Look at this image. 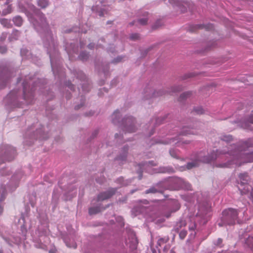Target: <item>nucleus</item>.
Returning <instances> with one entry per match:
<instances>
[{"instance_id":"28","label":"nucleus","mask_w":253,"mask_h":253,"mask_svg":"<svg viewBox=\"0 0 253 253\" xmlns=\"http://www.w3.org/2000/svg\"><path fill=\"white\" fill-rule=\"evenodd\" d=\"M174 207H175V210H178V209H179V208H180V205H179V204L178 203H176V202H175V206H174Z\"/></svg>"},{"instance_id":"14","label":"nucleus","mask_w":253,"mask_h":253,"mask_svg":"<svg viewBox=\"0 0 253 253\" xmlns=\"http://www.w3.org/2000/svg\"><path fill=\"white\" fill-rule=\"evenodd\" d=\"M120 112L119 111L117 110L114 112L113 114L112 115V119H113V122L114 124H116L118 120V117L119 116Z\"/></svg>"},{"instance_id":"41","label":"nucleus","mask_w":253,"mask_h":253,"mask_svg":"<svg viewBox=\"0 0 253 253\" xmlns=\"http://www.w3.org/2000/svg\"><path fill=\"white\" fill-rule=\"evenodd\" d=\"M0 253H1L0 252Z\"/></svg>"},{"instance_id":"7","label":"nucleus","mask_w":253,"mask_h":253,"mask_svg":"<svg viewBox=\"0 0 253 253\" xmlns=\"http://www.w3.org/2000/svg\"><path fill=\"white\" fill-rule=\"evenodd\" d=\"M181 133L183 135L194 134L196 133V131L193 128L185 126L183 128Z\"/></svg>"},{"instance_id":"10","label":"nucleus","mask_w":253,"mask_h":253,"mask_svg":"<svg viewBox=\"0 0 253 253\" xmlns=\"http://www.w3.org/2000/svg\"><path fill=\"white\" fill-rule=\"evenodd\" d=\"M13 22L16 26H21L23 23V20L21 17L17 16L13 18Z\"/></svg>"},{"instance_id":"1","label":"nucleus","mask_w":253,"mask_h":253,"mask_svg":"<svg viewBox=\"0 0 253 253\" xmlns=\"http://www.w3.org/2000/svg\"><path fill=\"white\" fill-rule=\"evenodd\" d=\"M221 153V151L217 150L216 152H213L209 157H203L202 154H200L193 161L189 162L187 165V168L188 169H192L199 165L200 162L204 163H209L211 161L215 159L217 156Z\"/></svg>"},{"instance_id":"37","label":"nucleus","mask_w":253,"mask_h":253,"mask_svg":"<svg viewBox=\"0 0 253 253\" xmlns=\"http://www.w3.org/2000/svg\"><path fill=\"white\" fill-rule=\"evenodd\" d=\"M32 93H30V98L29 99H31V98L32 97Z\"/></svg>"},{"instance_id":"8","label":"nucleus","mask_w":253,"mask_h":253,"mask_svg":"<svg viewBox=\"0 0 253 253\" xmlns=\"http://www.w3.org/2000/svg\"><path fill=\"white\" fill-rule=\"evenodd\" d=\"M11 1V0H6V2H5L4 5H7V7L6 9H4L2 10V15H6L12 12L11 5L9 4Z\"/></svg>"},{"instance_id":"18","label":"nucleus","mask_w":253,"mask_h":253,"mask_svg":"<svg viewBox=\"0 0 253 253\" xmlns=\"http://www.w3.org/2000/svg\"><path fill=\"white\" fill-rule=\"evenodd\" d=\"M138 22L139 23V24H140L141 25H146L147 22V19L145 18H142V19H140L138 20Z\"/></svg>"},{"instance_id":"38","label":"nucleus","mask_w":253,"mask_h":253,"mask_svg":"<svg viewBox=\"0 0 253 253\" xmlns=\"http://www.w3.org/2000/svg\"><path fill=\"white\" fill-rule=\"evenodd\" d=\"M190 229H191V230H192H192H193V229H194V227H192L190 228Z\"/></svg>"},{"instance_id":"4","label":"nucleus","mask_w":253,"mask_h":253,"mask_svg":"<svg viewBox=\"0 0 253 253\" xmlns=\"http://www.w3.org/2000/svg\"><path fill=\"white\" fill-rule=\"evenodd\" d=\"M134 119L132 117H129L123 120V124L125 130L128 132H133L135 131L134 126Z\"/></svg>"},{"instance_id":"17","label":"nucleus","mask_w":253,"mask_h":253,"mask_svg":"<svg viewBox=\"0 0 253 253\" xmlns=\"http://www.w3.org/2000/svg\"><path fill=\"white\" fill-rule=\"evenodd\" d=\"M80 58L82 60H86L88 58V54L85 52H82L80 55Z\"/></svg>"},{"instance_id":"22","label":"nucleus","mask_w":253,"mask_h":253,"mask_svg":"<svg viewBox=\"0 0 253 253\" xmlns=\"http://www.w3.org/2000/svg\"><path fill=\"white\" fill-rule=\"evenodd\" d=\"M248 157L249 158V160H247L246 162H253V153H251L248 155Z\"/></svg>"},{"instance_id":"6","label":"nucleus","mask_w":253,"mask_h":253,"mask_svg":"<svg viewBox=\"0 0 253 253\" xmlns=\"http://www.w3.org/2000/svg\"><path fill=\"white\" fill-rule=\"evenodd\" d=\"M115 192L116 189L111 188L106 192L101 193L98 196L97 200L100 201L108 199L111 197Z\"/></svg>"},{"instance_id":"26","label":"nucleus","mask_w":253,"mask_h":253,"mask_svg":"<svg viewBox=\"0 0 253 253\" xmlns=\"http://www.w3.org/2000/svg\"><path fill=\"white\" fill-rule=\"evenodd\" d=\"M7 37V34L6 33H3L2 35V37L0 38V40L3 41L5 40Z\"/></svg>"},{"instance_id":"20","label":"nucleus","mask_w":253,"mask_h":253,"mask_svg":"<svg viewBox=\"0 0 253 253\" xmlns=\"http://www.w3.org/2000/svg\"><path fill=\"white\" fill-rule=\"evenodd\" d=\"M157 192V190L155 188H150L149 189L147 190L146 191V193H147V194L149 193H156Z\"/></svg>"},{"instance_id":"39","label":"nucleus","mask_w":253,"mask_h":253,"mask_svg":"<svg viewBox=\"0 0 253 253\" xmlns=\"http://www.w3.org/2000/svg\"><path fill=\"white\" fill-rule=\"evenodd\" d=\"M218 224H219V225L220 226H222V224H221V223H219Z\"/></svg>"},{"instance_id":"29","label":"nucleus","mask_w":253,"mask_h":253,"mask_svg":"<svg viewBox=\"0 0 253 253\" xmlns=\"http://www.w3.org/2000/svg\"><path fill=\"white\" fill-rule=\"evenodd\" d=\"M161 95H162L161 92H157V94H156V92H154L153 94V96L154 97H156V96H158Z\"/></svg>"},{"instance_id":"34","label":"nucleus","mask_w":253,"mask_h":253,"mask_svg":"<svg viewBox=\"0 0 253 253\" xmlns=\"http://www.w3.org/2000/svg\"><path fill=\"white\" fill-rule=\"evenodd\" d=\"M3 211L2 208L0 206V215L2 213Z\"/></svg>"},{"instance_id":"33","label":"nucleus","mask_w":253,"mask_h":253,"mask_svg":"<svg viewBox=\"0 0 253 253\" xmlns=\"http://www.w3.org/2000/svg\"><path fill=\"white\" fill-rule=\"evenodd\" d=\"M181 225H180V226H182V225H185V222L184 221H182L180 223Z\"/></svg>"},{"instance_id":"27","label":"nucleus","mask_w":253,"mask_h":253,"mask_svg":"<svg viewBox=\"0 0 253 253\" xmlns=\"http://www.w3.org/2000/svg\"><path fill=\"white\" fill-rule=\"evenodd\" d=\"M230 164H220L218 166H217V167H221V168H223V167H227L228 165H229Z\"/></svg>"},{"instance_id":"40","label":"nucleus","mask_w":253,"mask_h":253,"mask_svg":"<svg viewBox=\"0 0 253 253\" xmlns=\"http://www.w3.org/2000/svg\"><path fill=\"white\" fill-rule=\"evenodd\" d=\"M174 3H175V4H176V1H175V2H174Z\"/></svg>"},{"instance_id":"9","label":"nucleus","mask_w":253,"mask_h":253,"mask_svg":"<svg viewBox=\"0 0 253 253\" xmlns=\"http://www.w3.org/2000/svg\"><path fill=\"white\" fill-rule=\"evenodd\" d=\"M0 23L5 28H11L12 25L10 19L6 18H0Z\"/></svg>"},{"instance_id":"36","label":"nucleus","mask_w":253,"mask_h":253,"mask_svg":"<svg viewBox=\"0 0 253 253\" xmlns=\"http://www.w3.org/2000/svg\"><path fill=\"white\" fill-rule=\"evenodd\" d=\"M217 241H218V244H220L221 243L222 240L220 239H218Z\"/></svg>"},{"instance_id":"32","label":"nucleus","mask_w":253,"mask_h":253,"mask_svg":"<svg viewBox=\"0 0 253 253\" xmlns=\"http://www.w3.org/2000/svg\"><path fill=\"white\" fill-rule=\"evenodd\" d=\"M99 15L100 16H103L104 15V13L103 12V11H101L99 12Z\"/></svg>"},{"instance_id":"25","label":"nucleus","mask_w":253,"mask_h":253,"mask_svg":"<svg viewBox=\"0 0 253 253\" xmlns=\"http://www.w3.org/2000/svg\"><path fill=\"white\" fill-rule=\"evenodd\" d=\"M6 51V48L5 46H0V52L4 53Z\"/></svg>"},{"instance_id":"11","label":"nucleus","mask_w":253,"mask_h":253,"mask_svg":"<svg viewBox=\"0 0 253 253\" xmlns=\"http://www.w3.org/2000/svg\"><path fill=\"white\" fill-rule=\"evenodd\" d=\"M38 4L42 8H45L48 4L47 0H38Z\"/></svg>"},{"instance_id":"23","label":"nucleus","mask_w":253,"mask_h":253,"mask_svg":"<svg viewBox=\"0 0 253 253\" xmlns=\"http://www.w3.org/2000/svg\"><path fill=\"white\" fill-rule=\"evenodd\" d=\"M139 38V35L137 34H132L130 36V39L131 40H137Z\"/></svg>"},{"instance_id":"3","label":"nucleus","mask_w":253,"mask_h":253,"mask_svg":"<svg viewBox=\"0 0 253 253\" xmlns=\"http://www.w3.org/2000/svg\"><path fill=\"white\" fill-rule=\"evenodd\" d=\"M240 183H239L238 188L241 191L242 194H245L246 192H249L252 189L250 185L247 184L248 180V175L245 174H241L239 175Z\"/></svg>"},{"instance_id":"16","label":"nucleus","mask_w":253,"mask_h":253,"mask_svg":"<svg viewBox=\"0 0 253 253\" xmlns=\"http://www.w3.org/2000/svg\"><path fill=\"white\" fill-rule=\"evenodd\" d=\"M163 25L162 22L161 20H157L156 23L153 26V29H155L160 27H161Z\"/></svg>"},{"instance_id":"21","label":"nucleus","mask_w":253,"mask_h":253,"mask_svg":"<svg viewBox=\"0 0 253 253\" xmlns=\"http://www.w3.org/2000/svg\"><path fill=\"white\" fill-rule=\"evenodd\" d=\"M19 35H20V32L18 30L14 31L12 34V35H13L16 37L15 38H14L15 40L17 39V37L19 36Z\"/></svg>"},{"instance_id":"31","label":"nucleus","mask_w":253,"mask_h":253,"mask_svg":"<svg viewBox=\"0 0 253 253\" xmlns=\"http://www.w3.org/2000/svg\"><path fill=\"white\" fill-rule=\"evenodd\" d=\"M188 93H183L182 94H181V97H182L183 98H184L186 97V96L187 95H188Z\"/></svg>"},{"instance_id":"12","label":"nucleus","mask_w":253,"mask_h":253,"mask_svg":"<svg viewBox=\"0 0 253 253\" xmlns=\"http://www.w3.org/2000/svg\"><path fill=\"white\" fill-rule=\"evenodd\" d=\"M101 211L99 207H93L90 208L89 209V214H94L98 213Z\"/></svg>"},{"instance_id":"30","label":"nucleus","mask_w":253,"mask_h":253,"mask_svg":"<svg viewBox=\"0 0 253 253\" xmlns=\"http://www.w3.org/2000/svg\"><path fill=\"white\" fill-rule=\"evenodd\" d=\"M122 60V58L120 57H118L115 60V62H118L121 61Z\"/></svg>"},{"instance_id":"35","label":"nucleus","mask_w":253,"mask_h":253,"mask_svg":"<svg viewBox=\"0 0 253 253\" xmlns=\"http://www.w3.org/2000/svg\"><path fill=\"white\" fill-rule=\"evenodd\" d=\"M88 48L90 49H91L93 47V45H92V44H88Z\"/></svg>"},{"instance_id":"19","label":"nucleus","mask_w":253,"mask_h":253,"mask_svg":"<svg viewBox=\"0 0 253 253\" xmlns=\"http://www.w3.org/2000/svg\"><path fill=\"white\" fill-rule=\"evenodd\" d=\"M186 234H187V233H186V231H184V230L181 231L179 233L180 238L181 239H184L185 237Z\"/></svg>"},{"instance_id":"5","label":"nucleus","mask_w":253,"mask_h":253,"mask_svg":"<svg viewBox=\"0 0 253 253\" xmlns=\"http://www.w3.org/2000/svg\"><path fill=\"white\" fill-rule=\"evenodd\" d=\"M176 188L189 190L190 189V185L189 183L185 182L182 179L175 177V190Z\"/></svg>"},{"instance_id":"24","label":"nucleus","mask_w":253,"mask_h":253,"mask_svg":"<svg viewBox=\"0 0 253 253\" xmlns=\"http://www.w3.org/2000/svg\"><path fill=\"white\" fill-rule=\"evenodd\" d=\"M23 93H24V99L28 101L29 100V98H28V96H27V95H26V87H25V85L23 87Z\"/></svg>"},{"instance_id":"15","label":"nucleus","mask_w":253,"mask_h":253,"mask_svg":"<svg viewBox=\"0 0 253 253\" xmlns=\"http://www.w3.org/2000/svg\"><path fill=\"white\" fill-rule=\"evenodd\" d=\"M168 238H160L158 241V244L160 246H161L164 243H167L168 242Z\"/></svg>"},{"instance_id":"13","label":"nucleus","mask_w":253,"mask_h":253,"mask_svg":"<svg viewBox=\"0 0 253 253\" xmlns=\"http://www.w3.org/2000/svg\"><path fill=\"white\" fill-rule=\"evenodd\" d=\"M172 171V169L168 168H160V169L158 171L159 173H169Z\"/></svg>"},{"instance_id":"2","label":"nucleus","mask_w":253,"mask_h":253,"mask_svg":"<svg viewBox=\"0 0 253 253\" xmlns=\"http://www.w3.org/2000/svg\"><path fill=\"white\" fill-rule=\"evenodd\" d=\"M224 220L227 221L228 224H234L237 216V211L233 209H229L224 210L223 212Z\"/></svg>"}]
</instances>
